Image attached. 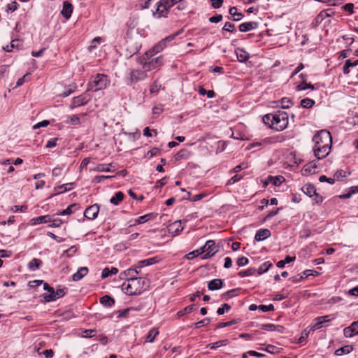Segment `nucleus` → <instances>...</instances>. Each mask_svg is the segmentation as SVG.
<instances>
[{
  "mask_svg": "<svg viewBox=\"0 0 358 358\" xmlns=\"http://www.w3.org/2000/svg\"><path fill=\"white\" fill-rule=\"evenodd\" d=\"M315 143L313 152L317 159L325 158L330 153L332 146V138L329 131L322 129L313 137Z\"/></svg>",
  "mask_w": 358,
  "mask_h": 358,
  "instance_id": "1",
  "label": "nucleus"
},
{
  "mask_svg": "<svg viewBox=\"0 0 358 358\" xmlns=\"http://www.w3.org/2000/svg\"><path fill=\"white\" fill-rule=\"evenodd\" d=\"M124 281L122 289L129 295L140 294L147 286L145 280L141 278L134 277V275Z\"/></svg>",
  "mask_w": 358,
  "mask_h": 358,
  "instance_id": "2",
  "label": "nucleus"
},
{
  "mask_svg": "<svg viewBox=\"0 0 358 358\" xmlns=\"http://www.w3.org/2000/svg\"><path fill=\"white\" fill-rule=\"evenodd\" d=\"M151 52L148 51L144 55L138 59V62L146 71L156 69L162 66L164 63V58L162 56L152 58V56H151Z\"/></svg>",
  "mask_w": 358,
  "mask_h": 358,
  "instance_id": "3",
  "label": "nucleus"
},
{
  "mask_svg": "<svg viewBox=\"0 0 358 358\" xmlns=\"http://www.w3.org/2000/svg\"><path fill=\"white\" fill-rule=\"evenodd\" d=\"M110 80L105 74H96L93 80L88 84V90H93L94 92L104 90L110 85Z\"/></svg>",
  "mask_w": 358,
  "mask_h": 358,
  "instance_id": "4",
  "label": "nucleus"
},
{
  "mask_svg": "<svg viewBox=\"0 0 358 358\" xmlns=\"http://www.w3.org/2000/svg\"><path fill=\"white\" fill-rule=\"evenodd\" d=\"M288 124V115L284 111H278L273 114L271 128L277 131H282Z\"/></svg>",
  "mask_w": 358,
  "mask_h": 358,
  "instance_id": "5",
  "label": "nucleus"
},
{
  "mask_svg": "<svg viewBox=\"0 0 358 358\" xmlns=\"http://www.w3.org/2000/svg\"><path fill=\"white\" fill-rule=\"evenodd\" d=\"M43 289L47 290L48 293H45L43 294V299L45 302H50L55 301L65 294V291L64 289H58L57 291L50 287L48 283H43Z\"/></svg>",
  "mask_w": 358,
  "mask_h": 358,
  "instance_id": "6",
  "label": "nucleus"
},
{
  "mask_svg": "<svg viewBox=\"0 0 358 358\" xmlns=\"http://www.w3.org/2000/svg\"><path fill=\"white\" fill-rule=\"evenodd\" d=\"M204 250H206V254L203 259H208L219 251V247L216 245L215 241L208 240L204 245Z\"/></svg>",
  "mask_w": 358,
  "mask_h": 358,
  "instance_id": "7",
  "label": "nucleus"
},
{
  "mask_svg": "<svg viewBox=\"0 0 358 358\" xmlns=\"http://www.w3.org/2000/svg\"><path fill=\"white\" fill-rule=\"evenodd\" d=\"M91 99V96L89 94L84 93L80 96H76L73 99L70 107L74 108L87 103Z\"/></svg>",
  "mask_w": 358,
  "mask_h": 358,
  "instance_id": "8",
  "label": "nucleus"
},
{
  "mask_svg": "<svg viewBox=\"0 0 358 358\" xmlns=\"http://www.w3.org/2000/svg\"><path fill=\"white\" fill-rule=\"evenodd\" d=\"M148 77L146 71L131 70L129 73V80L131 83H136L143 80Z\"/></svg>",
  "mask_w": 358,
  "mask_h": 358,
  "instance_id": "9",
  "label": "nucleus"
},
{
  "mask_svg": "<svg viewBox=\"0 0 358 358\" xmlns=\"http://www.w3.org/2000/svg\"><path fill=\"white\" fill-rule=\"evenodd\" d=\"M335 317L333 315H328L321 317H317L315 319V324L312 327L313 330H317L322 328L324 323L329 322L334 320Z\"/></svg>",
  "mask_w": 358,
  "mask_h": 358,
  "instance_id": "10",
  "label": "nucleus"
},
{
  "mask_svg": "<svg viewBox=\"0 0 358 358\" xmlns=\"http://www.w3.org/2000/svg\"><path fill=\"white\" fill-rule=\"evenodd\" d=\"M157 8L153 11V15L155 17L159 18L164 17L167 15L169 8L165 6V3L163 0H160L156 3Z\"/></svg>",
  "mask_w": 358,
  "mask_h": 358,
  "instance_id": "11",
  "label": "nucleus"
},
{
  "mask_svg": "<svg viewBox=\"0 0 358 358\" xmlns=\"http://www.w3.org/2000/svg\"><path fill=\"white\" fill-rule=\"evenodd\" d=\"M99 212V206L94 204L88 207L84 212V215L88 220H94Z\"/></svg>",
  "mask_w": 358,
  "mask_h": 358,
  "instance_id": "12",
  "label": "nucleus"
},
{
  "mask_svg": "<svg viewBox=\"0 0 358 358\" xmlns=\"http://www.w3.org/2000/svg\"><path fill=\"white\" fill-rule=\"evenodd\" d=\"M343 335L346 338L358 335V320L352 322L350 326L345 327L343 329Z\"/></svg>",
  "mask_w": 358,
  "mask_h": 358,
  "instance_id": "13",
  "label": "nucleus"
},
{
  "mask_svg": "<svg viewBox=\"0 0 358 358\" xmlns=\"http://www.w3.org/2000/svg\"><path fill=\"white\" fill-rule=\"evenodd\" d=\"M183 227L180 220H177L171 224L168 227V231L173 236H178L182 231Z\"/></svg>",
  "mask_w": 358,
  "mask_h": 358,
  "instance_id": "14",
  "label": "nucleus"
},
{
  "mask_svg": "<svg viewBox=\"0 0 358 358\" xmlns=\"http://www.w3.org/2000/svg\"><path fill=\"white\" fill-rule=\"evenodd\" d=\"M260 329L268 331H278L282 333L284 327L281 325H275L273 324H262L260 325Z\"/></svg>",
  "mask_w": 358,
  "mask_h": 358,
  "instance_id": "15",
  "label": "nucleus"
},
{
  "mask_svg": "<svg viewBox=\"0 0 358 358\" xmlns=\"http://www.w3.org/2000/svg\"><path fill=\"white\" fill-rule=\"evenodd\" d=\"M23 45V41L20 39L12 40L10 45H7L3 48L6 52H13L15 48L20 49Z\"/></svg>",
  "mask_w": 358,
  "mask_h": 358,
  "instance_id": "16",
  "label": "nucleus"
},
{
  "mask_svg": "<svg viewBox=\"0 0 358 358\" xmlns=\"http://www.w3.org/2000/svg\"><path fill=\"white\" fill-rule=\"evenodd\" d=\"M271 236V232L267 229H261L256 232L255 239L257 241H262L268 238Z\"/></svg>",
  "mask_w": 358,
  "mask_h": 358,
  "instance_id": "17",
  "label": "nucleus"
},
{
  "mask_svg": "<svg viewBox=\"0 0 358 358\" xmlns=\"http://www.w3.org/2000/svg\"><path fill=\"white\" fill-rule=\"evenodd\" d=\"M73 11V6L71 3L68 1H64L63 3V8L62 10V15L66 18H70L71 13Z\"/></svg>",
  "mask_w": 358,
  "mask_h": 358,
  "instance_id": "18",
  "label": "nucleus"
},
{
  "mask_svg": "<svg viewBox=\"0 0 358 358\" xmlns=\"http://www.w3.org/2000/svg\"><path fill=\"white\" fill-rule=\"evenodd\" d=\"M258 27V23L256 22H248L242 23L239 25V30L241 32H246L256 29Z\"/></svg>",
  "mask_w": 358,
  "mask_h": 358,
  "instance_id": "19",
  "label": "nucleus"
},
{
  "mask_svg": "<svg viewBox=\"0 0 358 358\" xmlns=\"http://www.w3.org/2000/svg\"><path fill=\"white\" fill-rule=\"evenodd\" d=\"M51 221V216L49 215L34 217L30 220L31 225H36L41 223H48Z\"/></svg>",
  "mask_w": 358,
  "mask_h": 358,
  "instance_id": "20",
  "label": "nucleus"
},
{
  "mask_svg": "<svg viewBox=\"0 0 358 358\" xmlns=\"http://www.w3.org/2000/svg\"><path fill=\"white\" fill-rule=\"evenodd\" d=\"M113 165L112 163L108 164H99L96 166L93 169H90V171H99V172H111L110 167H113Z\"/></svg>",
  "mask_w": 358,
  "mask_h": 358,
  "instance_id": "21",
  "label": "nucleus"
},
{
  "mask_svg": "<svg viewBox=\"0 0 358 358\" xmlns=\"http://www.w3.org/2000/svg\"><path fill=\"white\" fill-rule=\"evenodd\" d=\"M88 273V268L87 267H80L76 273H75L72 279L73 281H78L85 276Z\"/></svg>",
  "mask_w": 358,
  "mask_h": 358,
  "instance_id": "22",
  "label": "nucleus"
},
{
  "mask_svg": "<svg viewBox=\"0 0 358 358\" xmlns=\"http://www.w3.org/2000/svg\"><path fill=\"white\" fill-rule=\"evenodd\" d=\"M236 55L240 62H245L250 57L249 53L241 48H238L236 50Z\"/></svg>",
  "mask_w": 358,
  "mask_h": 358,
  "instance_id": "23",
  "label": "nucleus"
},
{
  "mask_svg": "<svg viewBox=\"0 0 358 358\" xmlns=\"http://www.w3.org/2000/svg\"><path fill=\"white\" fill-rule=\"evenodd\" d=\"M157 262H158V260H157V257H152V258H150V259H143V260L139 261L137 263L136 268H141L145 266L152 265V264L157 263Z\"/></svg>",
  "mask_w": 358,
  "mask_h": 358,
  "instance_id": "24",
  "label": "nucleus"
},
{
  "mask_svg": "<svg viewBox=\"0 0 358 358\" xmlns=\"http://www.w3.org/2000/svg\"><path fill=\"white\" fill-rule=\"evenodd\" d=\"M302 191L309 197H312L313 195H317L316 189L314 185L311 184H306L302 187Z\"/></svg>",
  "mask_w": 358,
  "mask_h": 358,
  "instance_id": "25",
  "label": "nucleus"
},
{
  "mask_svg": "<svg viewBox=\"0 0 358 358\" xmlns=\"http://www.w3.org/2000/svg\"><path fill=\"white\" fill-rule=\"evenodd\" d=\"M222 284L223 282L221 279H214L208 282V287L212 291L217 290L222 287Z\"/></svg>",
  "mask_w": 358,
  "mask_h": 358,
  "instance_id": "26",
  "label": "nucleus"
},
{
  "mask_svg": "<svg viewBox=\"0 0 358 358\" xmlns=\"http://www.w3.org/2000/svg\"><path fill=\"white\" fill-rule=\"evenodd\" d=\"M152 217V214H146L142 216L138 217L137 219L134 220H131V226H134L140 224H143L148 222Z\"/></svg>",
  "mask_w": 358,
  "mask_h": 358,
  "instance_id": "27",
  "label": "nucleus"
},
{
  "mask_svg": "<svg viewBox=\"0 0 358 358\" xmlns=\"http://www.w3.org/2000/svg\"><path fill=\"white\" fill-rule=\"evenodd\" d=\"M166 43H165V41L162 40L155 46H154L151 50H150L148 52L152 53V54H151V56H154L155 54L163 50L166 48Z\"/></svg>",
  "mask_w": 358,
  "mask_h": 358,
  "instance_id": "28",
  "label": "nucleus"
},
{
  "mask_svg": "<svg viewBox=\"0 0 358 358\" xmlns=\"http://www.w3.org/2000/svg\"><path fill=\"white\" fill-rule=\"evenodd\" d=\"M138 274V271H137L136 268L135 269L129 268V269L124 271V272L121 273L120 276L122 279L127 280L128 278H129L132 276L131 275H134V277H136V275H137Z\"/></svg>",
  "mask_w": 358,
  "mask_h": 358,
  "instance_id": "29",
  "label": "nucleus"
},
{
  "mask_svg": "<svg viewBox=\"0 0 358 358\" xmlns=\"http://www.w3.org/2000/svg\"><path fill=\"white\" fill-rule=\"evenodd\" d=\"M100 303L106 307H111L115 303L113 298L108 295H105L100 299Z\"/></svg>",
  "mask_w": 358,
  "mask_h": 358,
  "instance_id": "30",
  "label": "nucleus"
},
{
  "mask_svg": "<svg viewBox=\"0 0 358 358\" xmlns=\"http://www.w3.org/2000/svg\"><path fill=\"white\" fill-rule=\"evenodd\" d=\"M118 273V269L115 267H112L110 269L109 268H105L101 273V278H106L111 275H115Z\"/></svg>",
  "mask_w": 358,
  "mask_h": 358,
  "instance_id": "31",
  "label": "nucleus"
},
{
  "mask_svg": "<svg viewBox=\"0 0 358 358\" xmlns=\"http://www.w3.org/2000/svg\"><path fill=\"white\" fill-rule=\"evenodd\" d=\"M41 263L42 262L41 259L34 258L29 262L28 267L31 271H36L39 268Z\"/></svg>",
  "mask_w": 358,
  "mask_h": 358,
  "instance_id": "32",
  "label": "nucleus"
},
{
  "mask_svg": "<svg viewBox=\"0 0 358 358\" xmlns=\"http://www.w3.org/2000/svg\"><path fill=\"white\" fill-rule=\"evenodd\" d=\"M229 12V14L232 16L233 20L238 21L241 20L243 17V15L242 13H238L237 11V8L236 7L230 8Z\"/></svg>",
  "mask_w": 358,
  "mask_h": 358,
  "instance_id": "33",
  "label": "nucleus"
},
{
  "mask_svg": "<svg viewBox=\"0 0 358 358\" xmlns=\"http://www.w3.org/2000/svg\"><path fill=\"white\" fill-rule=\"evenodd\" d=\"M352 350V347L351 345H345L343 346L335 351V355L336 356H342L343 355H346L350 353Z\"/></svg>",
  "mask_w": 358,
  "mask_h": 358,
  "instance_id": "34",
  "label": "nucleus"
},
{
  "mask_svg": "<svg viewBox=\"0 0 358 358\" xmlns=\"http://www.w3.org/2000/svg\"><path fill=\"white\" fill-rule=\"evenodd\" d=\"M124 194L122 192H117L110 199V202L114 205H118L123 200Z\"/></svg>",
  "mask_w": 358,
  "mask_h": 358,
  "instance_id": "35",
  "label": "nucleus"
},
{
  "mask_svg": "<svg viewBox=\"0 0 358 358\" xmlns=\"http://www.w3.org/2000/svg\"><path fill=\"white\" fill-rule=\"evenodd\" d=\"M271 266H272L271 262H270L268 261L265 262L262 265H260V266L259 267V268L257 270H256V271H257V273L259 275H262V274L267 272Z\"/></svg>",
  "mask_w": 358,
  "mask_h": 358,
  "instance_id": "36",
  "label": "nucleus"
},
{
  "mask_svg": "<svg viewBox=\"0 0 358 358\" xmlns=\"http://www.w3.org/2000/svg\"><path fill=\"white\" fill-rule=\"evenodd\" d=\"M73 188V183L71 182V183H66V184H63L62 185H59L55 188V190L57 191V193H61V192L69 191V190L72 189Z\"/></svg>",
  "mask_w": 358,
  "mask_h": 358,
  "instance_id": "37",
  "label": "nucleus"
},
{
  "mask_svg": "<svg viewBox=\"0 0 358 358\" xmlns=\"http://www.w3.org/2000/svg\"><path fill=\"white\" fill-rule=\"evenodd\" d=\"M159 334V331L157 329L152 328L148 334L145 338V341L152 343L155 338Z\"/></svg>",
  "mask_w": 358,
  "mask_h": 358,
  "instance_id": "38",
  "label": "nucleus"
},
{
  "mask_svg": "<svg viewBox=\"0 0 358 358\" xmlns=\"http://www.w3.org/2000/svg\"><path fill=\"white\" fill-rule=\"evenodd\" d=\"M77 207L76 204H71L69 205L67 208H66L64 210L59 211L57 215H69L72 214L74 212L73 208H76Z\"/></svg>",
  "mask_w": 358,
  "mask_h": 358,
  "instance_id": "39",
  "label": "nucleus"
},
{
  "mask_svg": "<svg viewBox=\"0 0 358 358\" xmlns=\"http://www.w3.org/2000/svg\"><path fill=\"white\" fill-rule=\"evenodd\" d=\"M314 105L315 101L309 98H306L301 101V106L304 108H310Z\"/></svg>",
  "mask_w": 358,
  "mask_h": 358,
  "instance_id": "40",
  "label": "nucleus"
},
{
  "mask_svg": "<svg viewBox=\"0 0 358 358\" xmlns=\"http://www.w3.org/2000/svg\"><path fill=\"white\" fill-rule=\"evenodd\" d=\"M317 166L313 162H310L304 166L303 171L306 173H314Z\"/></svg>",
  "mask_w": 358,
  "mask_h": 358,
  "instance_id": "41",
  "label": "nucleus"
},
{
  "mask_svg": "<svg viewBox=\"0 0 358 358\" xmlns=\"http://www.w3.org/2000/svg\"><path fill=\"white\" fill-rule=\"evenodd\" d=\"M348 176L347 173L342 170H338L336 171V173L334 175V179L335 180H342L343 178H345Z\"/></svg>",
  "mask_w": 358,
  "mask_h": 358,
  "instance_id": "42",
  "label": "nucleus"
},
{
  "mask_svg": "<svg viewBox=\"0 0 358 358\" xmlns=\"http://www.w3.org/2000/svg\"><path fill=\"white\" fill-rule=\"evenodd\" d=\"M256 269L255 268H249L245 271H242L238 273V275L241 278H244L246 276L252 275L255 273Z\"/></svg>",
  "mask_w": 358,
  "mask_h": 358,
  "instance_id": "43",
  "label": "nucleus"
},
{
  "mask_svg": "<svg viewBox=\"0 0 358 358\" xmlns=\"http://www.w3.org/2000/svg\"><path fill=\"white\" fill-rule=\"evenodd\" d=\"M278 103H280V106L282 108H289L292 105L291 99L287 97L281 99V100L278 101Z\"/></svg>",
  "mask_w": 358,
  "mask_h": 358,
  "instance_id": "44",
  "label": "nucleus"
},
{
  "mask_svg": "<svg viewBox=\"0 0 358 358\" xmlns=\"http://www.w3.org/2000/svg\"><path fill=\"white\" fill-rule=\"evenodd\" d=\"M297 90L302 91L305 90L306 89H310L313 90L315 89V87L313 85L310 83H306L305 81L302 82L301 84H299L297 87Z\"/></svg>",
  "mask_w": 358,
  "mask_h": 358,
  "instance_id": "45",
  "label": "nucleus"
},
{
  "mask_svg": "<svg viewBox=\"0 0 358 358\" xmlns=\"http://www.w3.org/2000/svg\"><path fill=\"white\" fill-rule=\"evenodd\" d=\"M199 93L201 95L206 94L208 98H213L215 96V93L213 90H206L203 87L199 89Z\"/></svg>",
  "mask_w": 358,
  "mask_h": 358,
  "instance_id": "46",
  "label": "nucleus"
},
{
  "mask_svg": "<svg viewBox=\"0 0 358 358\" xmlns=\"http://www.w3.org/2000/svg\"><path fill=\"white\" fill-rule=\"evenodd\" d=\"M193 310H194V306L190 305V306L185 307L182 310L178 311L177 314H178V317H181L185 314L192 313L193 311Z\"/></svg>",
  "mask_w": 358,
  "mask_h": 358,
  "instance_id": "47",
  "label": "nucleus"
},
{
  "mask_svg": "<svg viewBox=\"0 0 358 358\" xmlns=\"http://www.w3.org/2000/svg\"><path fill=\"white\" fill-rule=\"evenodd\" d=\"M101 41V37H96L94 38L91 43V45L89 47L90 51H92L94 49H95L99 44H100Z\"/></svg>",
  "mask_w": 358,
  "mask_h": 358,
  "instance_id": "48",
  "label": "nucleus"
},
{
  "mask_svg": "<svg viewBox=\"0 0 358 358\" xmlns=\"http://www.w3.org/2000/svg\"><path fill=\"white\" fill-rule=\"evenodd\" d=\"M231 309V306L227 303H224L222 307L219 308L217 313L219 315H223L225 312H228Z\"/></svg>",
  "mask_w": 358,
  "mask_h": 358,
  "instance_id": "49",
  "label": "nucleus"
},
{
  "mask_svg": "<svg viewBox=\"0 0 358 358\" xmlns=\"http://www.w3.org/2000/svg\"><path fill=\"white\" fill-rule=\"evenodd\" d=\"M273 114H267L263 117V122L265 124H268L271 128V123L273 122Z\"/></svg>",
  "mask_w": 358,
  "mask_h": 358,
  "instance_id": "50",
  "label": "nucleus"
},
{
  "mask_svg": "<svg viewBox=\"0 0 358 358\" xmlns=\"http://www.w3.org/2000/svg\"><path fill=\"white\" fill-rule=\"evenodd\" d=\"M258 309L261 310L262 312H268L273 311L274 310V306L272 304L269 305H259L258 306Z\"/></svg>",
  "mask_w": 358,
  "mask_h": 358,
  "instance_id": "51",
  "label": "nucleus"
},
{
  "mask_svg": "<svg viewBox=\"0 0 358 358\" xmlns=\"http://www.w3.org/2000/svg\"><path fill=\"white\" fill-rule=\"evenodd\" d=\"M222 29L224 31H227L229 32H234L236 31L235 29V25L234 24L227 22L225 23L224 26L223 27Z\"/></svg>",
  "mask_w": 358,
  "mask_h": 358,
  "instance_id": "52",
  "label": "nucleus"
},
{
  "mask_svg": "<svg viewBox=\"0 0 358 358\" xmlns=\"http://www.w3.org/2000/svg\"><path fill=\"white\" fill-rule=\"evenodd\" d=\"M38 355L43 354L45 358H52L54 356V352L51 349L45 350L42 352H40L39 350L38 349Z\"/></svg>",
  "mask_w": 358,
  "mask_h": 358,
  "instance_id": "53",
  "label": "nucleus"
},
{
  "mask_svg": "<svg viewBox=\"0 0 358 358\" xmlns=\"http://www.w3.org/2000/svg\"><path fill=\"white\" fill-rule=\"evenodd\" d=\"M182 32H183V29H180L179 31H178L177 32H176L175 34L166 37L164 39H163V41H165V43H167L168 42L173 41L176 36L180 35Z\"/></svg>",
  "mask_w": 358,
  "mask_h": 358,
  "instance_id": "54",
  "label": "nucleus"
},
{
  "mask_svg": "<svg viewBox=\"0 0 358 358\" xmlns=\"http://www.w3.org/2000/svg\"><path fill=\"white\" fill-rule=\"evenodd\" d=\"M50 222L51 223L50 224V227H59L63 223V220L62 219H59V218H57V219H52L51 218V221Z\"/></svg>",
  "mask_w": 358,
  "mask_h": 358,
  "instance_id": "55",
  "label": "nucleus"
},
{
  "mask_svg": "<svg viewBox=\"0 0 358 358\" xmlns=\"http://www.w3.org/2000/svg\"><path fill=\"white\" fill-rule=\"evenodd\" d=\"M210 322V319L207 317L194 323V326L195 327V328H200L201 327L208 324Z\"/></svg>",
  "mask_w": 358,
  "mask_h": 358,
  "instance_id": "56",
  "label": "nucleus"
},
{
  "mask_svg": "<svg viewBox=\"0 0 358 358\" xmlns=\"http://www.w3.org/2000/svg\"><path fill=\"white\" fill-rule=\"evenodd\" d=\"M69 120L68 121L72 125H76L80 124V118L78 115H73L71 117H69Z\"/></svg>",
  "mask_w": 358,
  "mask_h": 358,
  "instance_id": "57",
  "label": "nucleus"
},
{
  "mask_svg": "<svg viewBox=\"0 0 358 358\" xmlns=\"http://www.w3.org/2000/svg\"><path fill=\"white\" fill-rule=\"evenodd\" d=\"M319 181L321 182H327L328 183H329L331 185H333L335 182L334 178H327L324 175L320 176Z\"/></svg>",
  "mask_w": 358,
  "mask_h": 358,
  "instance_id": "58",
  "label": "nucleus"
},
{
  "mask_svg": "<svg viewBox=\"0 0 358 358\" xmlns=\"http://www.w3.org/2000/svg\"><path fill=\"white\" fill-rule=\"evenodd\" d=\"M113 177L114 176H96L94 177L93 181L95 183H100L105 179L111 178Z\"/></svg>",
  "mask_w": 358,
  "mask_h": 358,
  "instance_id": "59",
  "label": "nucleus"
},
{
  "mask_svg": "<svg viewBox=\"0 0 358 358\" xmlns=\"http://www.w3.org/2000/svg\"><path fill=\"white\" fill-rule=\"evenodd\" d=\"M59 140L58 138H53L48 141L45 147L47 148H52L57 145V142Z\"/></svg>",
  "mask_w": 358,
  "mask_h": 358,
  "instance_id": "60",
  "label": "nucleus"
},
{
  "mask_svg": "<svg viewBox=\"0 0 358 358\" xmlns=\"http://www.w3.org/2000/svg\"><path fill=\"white\" fill-rule=\"evenodd\" d=\"M270 182H272L274 185H279L282 181V176H275V177H270Z\"/></svg>",
  "mask_w": 358,
  "mask_h": 358,
  "instance_id": "61",
  "label": "nucleus"
},
{
  "mask_svg": "<svg viewBox=\"0 0 358 358\" xmlns=\"http://www.w3.org/2000/svg\"><path fill=\"white\" fill-rule=\"evenodd\" d=\"M248 259L245 257L238 258L236 261V264L238 266H243L248 264Z\"/></svg>",
  "mask_w": 358,
  "mask_h": 358,
  "instance_id": "62",
  "label": "nucleus"
},
{
  "mask_svg": "<svg viewBox=\"0 0 358 358\" xmlns=\"http://www.w3.org/2000/svg\"><path fill=\"white\" fill-rule=\"evenodd\" d=\"M50 124V122L48 120H43L37 124H36L35 125L33 126V129H38L40 127H47Z\"/></svg>",
  "mask_w": 358,
  "mask_h": 358,
  "instance_id": "63",
  "label": "nucleus"
},
{
  "mask_svg": "<svg viewBox=\"0 0 358 358\" xmlns=\"http://www.w3.org/2000/svg\"><path fill=\"white\" fill-rule=\"evenodd\" d=\"M159 152V150L157 148H153L150 150H149L147 154L146 157L151 158L153 156H156Z\"/></svg>",
  "mask_w": 358,
  "mask_h": 358,
  "instance_id": "64",
  "label": "nucleus"
}]
</instances>
